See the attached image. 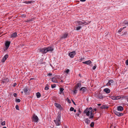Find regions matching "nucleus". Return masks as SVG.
Listing matches in <instances>:
<instances>
[{
  "mask_svg": "<svg viewBox=\"0 0 128 128\" xmlns=\"http://www.w3.org/2000/svg\"><path fill=\"white\" fill-rule=\"evenodd\" d=\"M84 112L86 114V116L89 117V119H92L93 118L94 116V111L92 107L87 108L84 111Z\"/></svg>",
  "mask_w": 128,
  "mask_h": 128,
  "instance_id": "1",
  "label": "nucleus"
},
{
  "mask_svg": "<svg viewBox=\"0 0 128 128\" xmlns=\"http://www.w3.org/2000/svg\"><path fill=\"white\" fill-rule=\"evenodd\" d=\"M87 24L86 22L84 21L82 22L80 21H78L76 22V27L74 28V29L76 30H78L82 28V26H83L84 24Z\"/></svg>",
  "mask_w": 128,
  "mask_h": 128,
  "instance_id": "2",
  "label": "nucleus"
},
{
  "mask_svg": "<svg viewBox=\"0 0 128 128\" xmlns=\"http://www.w3.org/2000/svg\"><path fill=\"white\" fill-rule=\"evenodd\" d=\"M53 50L54 49L52 47H49L40 48L39 51L42 53H46L48 52H52Z\"/></svg>",
  "mask_w": 128,
  "mask_h": 128,
  "instance_id": "3",
  "label": "nucleus"
},
{
  "mask_svg": "<svg viewBox=\"0 0 128 128\" xmlns=\"http://www.w3.org/2000/svg\"><path fill=\"white\" fill-rule=\"evenodd\" d=\"M61 119L60 115L59 114L58 116L56 119L54 120V121L56 125L57 126L60 125L61 124Z\"/></svg>",
  "mask_w": 128,
  "mask_h": 128,
  "instance_id": "4",
  "label": "nucleus"
},
{
  "mask_svg": "<svg viewBox=\"0 0 128 128\" xmlns=\"http://www.w3.org/2000/svg\"><path fill=\"white\" fill-rule=\"evenodd\" d=\"M5 47L3 48V50L4 51H5L8 48L10 44V41H7L5 42Z\"/></svg>",
  "mask_w": 128,
  "mask_h": 128,
  "instance_id": "5",
  "label": "nucleus"
},
{
  "mask_svg": "<svg viewBox=\"0 0 128 128\" xmlns=\"http://www.w3.org/2000/svg\"><path fill=\"white\" fill-rule=\"evenodd\" d=\"M68 34L67 32H66L63 34L61 36H60V39L61 40H62L66 38L68 36Z\"/></svg>",
  "mask_w": 128,
  "mask_h": 128,
  "instance_id": "6",
  "label": "nucleus"
},
{
  "mask_svg": "<svg viewBox=\"0 0 128 128\" xmlns=\"http://www.w3.org/2000/svg\"><path fill=\"white\" fill-rule=\"evenodd\" d=\"M32 120L34 122H38V118L36 115L34 114L32 116Z\"/></svg>",
  "mask_w": 128,
  "mask_h": 128,
  "instance_id": "7",
  "label": "nucleus"
},
{
  "mask_svg": "<svg viewBox=\"0 0 128 128\" xmlns=\"http://www.w3.org/2000/svg\"><path fill=\"white\" fill-rule=\"evenodd\" d=\"M76 54V51H73L69 53L68 56L71 58H73Z\"/></svg>",
  "mask_w": 128,
  "mask_h": 128,
  "instance_id": "8",
  "label": "nucleus"
},
{
  "mask_svg": "<svg viewBox=\"0 0 128 128\" xmlns=\"http://www.w3.org/2000/svg\"><path fill=\"white\" fill-rule=\"evenodd\" d=\"M114 83V81L112 80H109L108 82L106 84V86H110L112 85Z\"/></svg>",
  "mask_w": 128,
  "mask_h": 128,
  "instance_id": "9",
  "label": "nucleus"
},
{
  "mask_svg": "<svg viewBox=\"0 0 128 128\" xmlns=\"http://www.w3.org/2000/svg\"><path fill=\"white\" fill-rule=\"evenodd\" d=\"M121 98V97L120 96H112L111 98L113 100H117Z\"/></svg>",
  "mask_w": 128,
  "mask_h": 128,
  "instance_id": "10",
  "label": "nucleus"
},
{
  "mask_svg": "<svg viewBox=\"0 0 128 128\" xmlns=\"http://www.w3.org/2000/svg\"><path fill=\"white\" fill-rule=\"evenodd\" d=\"M92 63V62L90 60H89L82 62V63L83 64H85L89 66H90Z\"/></svg>",
  "mask_w": 128,
  "mask_h": 128,
  "instance_id": "11",
  "label": "nucleus"
},
{
  "mask_svg": "<svg viewBox=\"0 0 128 128\" xmlns=\"http://www.w3.org/2000/svg\"><path fill=\"white\" fill-rule=\"evenodd\" d=\"M8 57V54L5 55L4 57L3 58L2 60V62H4L5 60H6L7 58Z\"/></svg>",
  "mask_w": 128,
  "mask_h": 128,
  "instance_id": "12",
  "label": "nucleus"
},
{
  "mask_svg": "<svg viewBox=\"0 0 128 128\" xmlns=\"http://www.w3.org/2000/svg\"><path fill=\"white\" fill-rule=\"evenodd\" d=\"M87 90V88L85 87H82L80 89V91H82V92L84 93Z\"/></svg>",
  "mask_w": 128,
  "mask_h": 128,
  "instance_id": "13",
  "label": "nucleus"
},
{
  "mask_svg": "<svg viewBox=\"0 0 128 128\" xmlns=\"http://www.w3.org/2000/svg\"><path fill=\"white\" fill-rule=\"evenodd\" d=\"M17 36V35L16 32H14L10 36V38H14Z\"/></svg>",
  "mask_w": 128,
  "mask_h": 128,
  "instance_id": "14",
  "label": "nucleus"
},
{
  "mask_svg": "<svg viewBox=\"0 0 128 128\" xmlns=\"http://www.w3.org/2000/svg\"><path fill=\"white\" fill-rule=\"evenodd\" d=\"M114 112L115 114L118 116H122L123 115V113L118 112L117 111H115Z\"/></svg>",
  "mask_w": 128,
  "mask_h": 128,
  "instance_id": "15",
  "label": "nucleus"
},
{
  "mask_svg": "<svg viewBox=\"0 0 128 128\" xmlns=\"http://www.w3.org/2000/svg\"><path fill=\"white\" fill-rule=\"evenodd\" d=\"M122 26L125 25L128 26V20H125L122 23Z\"/></svg>",
  "mask_w": 128,
  "mask_h": 128,
  "instance_id": "16",
  "label": "nucleus"
},
{
  "mask_svg": "<svg viewBox=\"0 0 128 128\" xmlns=\"http://www.w3.org/2000/svg\"><path fill=\"white\" fill-rule=\"evenodd\" d=\"M81 113L80 109H78V110L77 113L76 114V117L79 116V115L81 114Z\"/></svg>",
  "mask_w": 128,
  "mask_h": 128,
  "instance_id": "17",
  "label": "nucleus"
},
{
  "mask_svg": "<svg viewBox=\"0 0 128 128\" xmlns=\"http://www.w3.org/2000/svg\"><path fill=\"white\" fill-rule=\"evenodd\" d=\"M104 90L106 94H108L110 93V89L107 88L104 89Z\"/></svg>",
  "mask_w": 128,
  "mask_h": 128,
  "instance_id": "18",
  "label": "nucleus"
},
{
  "mask_svg": "<svg viewBox=\"0 0 128 128\" xmlns=\"http://www.w3.org/2000/svg\"><path fill=\"white\" fill-rule=\"evenodd\" d=\"M124 110V108L123 107L121 106H119L117 107V110L118 111H122Z\"/></svg>",
  "mask_w": 128,
  "mask_h": 128,
  "instance_id": "19",
  "label": "nucleus"
},
{
  "mask_svg": "<svg viewBox=\"0 0 128 128\" xmlns=\"http://www.w3.org/2000/svg\"><path fill=\"white\" fill-rule=\"evenodd\" d=\"M81 86V84L80 83H78L76 85L75 87V88H76L78 89V88L80 87Z\"/></svg>",
  "mask_w": 128,
  "mask_h": 128,
  "instance_id": "20",
  "label": "nucleus"
},
{
  "mask_svg": "<svg viewBox=\"0 0 128 128\" xmlns=\"http://www.w3.org/2000/svg\"><path fill=\"white\" fill-rule=\"evenodd\" d=\"M97 97L98 98L101 99H102L104 98V96L102 94L100 93L97 96Z\"/></svg>",
  "mask_w": 128,
  "mask_h": 128,
  "instance_id": "21",
  "label": "nucleus"
},
{
  "mask_svg": "<svg viewBox=\"0 0 128 128\" xmlns=\"http://www.w3.org/2000/svg\"><path fill=\"white\" fill-rule=\"evenodd\" d=\"M9 82V79L8 78L4 79L3 80L2 82L3 83L6 84Z\"/></svg>",
  "mask_w": 128,
  "mask_h": 128,
  "instance_id": "22",
  "label": "nucleus"
},
{
  "mask_svg": "<svg viewBox=\"0 0 128 128\" xmlns=\"http://www.w3.org/2000/svg\"><path fill=\"white\" fill-rule=\"evenodd\" d=\"M23 90L24 93L26 94L28 90V88L26 87L23 89Z\"/></svg>",
  "mask_w": 128,
  "mask_h": 128,
  "instance_id": "23",
  "label": "nucleus"
},
{
  "mask_svg": "<svg viewBox=\"0 0 128 128\" xmlns=\"http://www.w3.org/2000/svg\"><path fill=\"white\" fill-rule=\"evenodd\" d=\"M52 82L55 83H57L58 81L56 78H53L52 79Z\"/></svg>",
  "mask_w": 128,
  "mask_h": 128,
  "instance_id": "24",
  "label": "nucleus"
},
{
  "mask_svg": "<svg viewBox=\"0 0 128 128\" xmlns=\"http://www.w3.org/2000/svg\"><path fill=\"white\" fill-rule=\"evenodd\" d=\"M85 122L86 123L88 124L90 123V121L89 120L88 118H86L85 120Z\"/></svg>",
  "mask_w": 128,
  "mask_h": 128,
  "instance_id": "25",
  "label": "nucleus"
},
{
  "mask_svg": "<svg viewBox=\"0 0 128 128\" xmlns=\"http://www.w3.org/2000/svg\"><path fill=\"white\" fill-rule=\"evenodd\" d=\"M55 106L57 108H60L61 107V106L59 104L55 103L54 104Z\"/></svg>",
  "mask_w": 128,
  "mask_h": 128,
  "instance_id": "26",
  "label": "nucleus"
},
{
  "mask_svg": "<svg viewBox=\"0 0 128 128\" xmlns=\"http://www.w3.org/2000/svg\"><path fill=\"white\" fill-rule=\"evenodd\" d=\"M126 28V26H124L122 28H120L118 30V32L120 33L121 32L122 30L124 28Z\"/></svg>",
  "mask_w": 128,
  "mask_h": 128,
  "instance_id": "27",
  "label": "nucleus"
},
{
  "mask_svg": "<svg viewBox=\"0 0 128 128\" xmlns=\"http://www.w3.org/2000/svg\"><path fill=\"white\" fill-rule=\"evenodd\" d=\"M36 96L37 98H39L41 96L40 93L38 92L36 94Z\"/></svg>",
  "mask_w": 128,
  "mask_h": 128,
  "instance_id": "28",
  "label": "nucleus"
},
{
  "mask_svg": "<svg viewBox=\"0 0 128 128\" xmlns=\"http://www.w3.org/2000/svg\"><path fill=\"white\" fill-rule=\"evenodd\" d=\"M122 99H126L128 97L127 96H120Z\"/></svg>",
  "mask_w": 128,
  "mask_h": 128,
  "instance_id": "29",
  "label": "nucleus"
},
{
  "mask_svg": "<svg viewBox=\"0 0 128 128\" xmlns=\"http://www.w3.org/2000/svg\"><path fill=\"white\" fill-rule=\"evenodd\" d=\"M44 89L46 90H48L49 89L48 86V85H47L44 88Z\"/></svg>",
  "mask_w": 128,
  "mask_h": 128,
  "instance_id": "30",
  "label": "nucleus"
},
{
  "mask_svg": "<svg viewBox=\"0 0 128 128\" xmlns=\"http://www.w3.org/2000/svg\"><path fill=\"white\" fill-rule=\"evenodd\" d=\"M16 102H20V100L19 99L17 98L16 100Z\"/></svg>",
  "mask_w": 128,
  "mask_h": 128,
  "instance_id": "31",
  "label": "nucleus"
},
{
  "mask_svg": "<svg viewBox=\"0 0 128 128\" xmlns=\"http://www.w3.org/2000/svg\"><path fill=\"white\" fill-rule=\"evenodd\" d=\"M70 70L69 69H67L65 71V72L67 74H68V72H69Z\"/></svg>",
  "mask_w": 128,
  "mask_h": 128,
  "instance_id": "32",
  "label": "nucleus"
},
{
  "mask_svg": "<svg viewBox=\"0 0 128 128\" xmlns=\"http://www.w3.org/2000/svg\"><path fill=\"white\" fill-rule=\"evenodd\" d=\"M78 91V89L75 88L74 90V93L76 94L77 93Z\"/></svg>",
  "mask_w": 128,
  "mask_h": 128,
  "instance_id": "33",
  "label": "nucleus"
},
{
  "mask_svg": "<svg viewBox=\"0 0 128 128\" xmlns=\"http://www.w3.org/2000/svg\"><path fill=\"white\" fill-rule=\"evenodd\" d=\"M1 125L2 126H4L6 124V122L5 121H4L3 122H2V123H1Z\"/></svg>",
  "mask_w": 128,
  "mask_h": 128,
  "instance_id": "34",
  "label": "nucleus"
},
{
  "mask_svg": "<svg viewBox=\"0 0 128 128\" xmlns=\"http://www.w3.org/2000/svg\"><path fill=\"white\" fill-rule=\"evenodd\" d=\"M94 126V123L93 122H92L91 123V124H90V126L91 127H93Z\"/></svg>",
  "mask_w": 128,
  "mask_h": 128,
  "instance_id": "35",
  "label": "nucleus"
},
{
  "mask_svg": "<svg viewBox=\"0 0 128 128\" xmlns=\"http://www.w3.org/2000/svg\"><path fill=\"white\" fill-rule=\"evenodd\" d=\"M32 2L28 1H26L24 2L26 4H30V3Z\"/></svg>",
  "mask_w": 128,
  "mask_h": 128,
  "instance_id": "36",
  "label": "nucleus"
},
{
  "mask_svg": "<svg viewBox=\"0 0 128 128\" xmlns=\"http://www.w3.org/2000/svg\"><path fill=\"white\" fill-rule=\"evenodd\" d=\"M64 89L63 88H60V90L61 92H63Z\"/></svg>",
  "mask_w": 128,
  "mask_h": 128,
  "instance_id": "37",
  "label": "nucleus"
},
{
  "mask_svg": "<svg viewBox=\"0 0 128 128\" xmlns=\"http://www.w3.org/2000/svg\"><path fill=\"white\" fill-rule=\"evenodd\" d=\"M74 109V108L71 107L70 109V110L71 111H73Z\"/></svg>",
  "mask_w": 128,
  "mask_h": 128,
  "instance_id": "38",
  "label": "nucleus"
},
{
  "mask_svg": "<svg viewBox=\"0 0 128 128\" xmlns=\"http://www.w3.org/2000/svg\"><path fill=\"white\" fill-rule=\"evenodd\" d=\"M15 108L16 110H19V106L18 105H17L16 106Z\"/></svg>",
  "mask_w": 128,
  "mask_h": 128,
  "instance_id": "39",
  "label": "nucleus"
},
{
  "mask_svg": "<svg viewBox=\"0 0 128 128\" xmlns=\"http://www.w3.org/2000/svg\"><path fill=\"white\" fill-rule=\"evenodd\" d=\"M125 64L126 65H128V59L126 61Z\"/></svg>",
  "mask_w": 128,
  "mask_h": 128,
  "instance_id": "40",
  "label": "nucleus"
},
{
  "mask_svg": "<svg viewBox=\"0 0 128 128\" xmlns=\"http://www.w3.org/2000/svg\"><path fill=\"white\" fill-rule=\"evenodd\" d=\"M108 108V106L105 105L104 109H107V108Z\"/></svg>",
  "mask_w": 128,
  "mask_h": 128,
  "instance_id": "41",
  "label": "nucleus"
},
{
  "mask_svg": "<svg viewBox=\"0 0 128 128\" xmlns=\"http://www.w3.org/2000/svg\"><path fill=\"white\" fill-rule=\"evenodd\" d=\"M13 95L15 97H16L17 96V94L16 93H14L13 94Z\"/></svg>",
  "mask_w": 128,
  "mask_h": 128,
  "instance_id": "42",
  "label": "nucleus"
},
{
  "mask_svg": "<svg viewBox=\"0 0 128 128\" xmlns=\"http://www.w3.org/2000/svg\"><path fill=\"white\" fill-rule=\"evenodd\" d=\"M66 100L68 101V102H70V100H69V98H67L66 99Z\"/></svg>",
  "mask_w": 128,
  "mask_h": 128,
  "instance_id": "43",
  "label": "nucleus"
},
{
  "mask_svg": "<svg viewBox=\"0 0 128 128\" xmlns=\"http://www.w3.org/2000/svg\"><path fill=\"white\" fill-rule=\"evenodd\" d=\"M104 106L105 105H102V106L101 107H100V108H102V109H104Z\"/></svg>",
  "mask_w": 128,
  "mask_h": 128,
  "instance_id": "44",
  "label": "nucleus"
},
{
  "mask_svg": "<svg viewBox=\"0 0 128 128\" xmlns=\"http://www.w3.org/2000/svg\"><path fill=\"white\" fill-rule=\"evenodd\" d=\"M47 74L48 76H51L52 75V74L49 73H48Z\"/></svg>",
  "mask_w": 128,
  "mask_h": 128,
  "instance_id": "45",
  "label": "nucleus"
},
{
  "mask_svg": "<svg viewBox=\"0 0 128 128\" xmlns=\"http://www.w3.org/2000/svg\"><path fill=\"white\" fill-rule=\"evenodd\" d=\"M96 68V66H94L93 68H92V69L93 70H95Z\"/></svg>",
  "mask_w": 128,
  "mask_h": 128,
  "instance_id": "46",
  "label": "nucleus"
},
{
  "mask_svg": "<svg viewBox=\"0 0 128 128\" xmlns=\"http://www.w3.org/2000/svg\"><path fill=\"white\" fill-rule=\"evenodd\" d=\"M16 84H16V83H14V84L13 86L14 87H15L16 86Z\"/></svg>",
  "mask_w": 128,
  "mask_h": 128,
  "instance_id": "47",
  "label": "nucleus"
},
{
  "mask_svg": "<svg viewBox=\"0 0 128 128\" xmlns=\"http://www.w3.org/2000/svg\"><path fill=\"white\" fill-rule=\"evenodd\" d=\"M86 0H80V1L81 2H85Z\"/></svg>",
  "mask_w": 128,
  "mask_h": 128,
  "instance_id": "48",
  "label": "nucleus"
},
{
  "mask_svg": "<svg viewBox=\"0 0 128 128\" xmlns=\"http://www.w3.org/2000/svg\"><path fill=\"white\" fill-rule=\"evenodd\" d=\"M73 111H74V112H76V110L74 109Z\"/></svg>",
  "mask_w": 128,
  "mask_h": 128,
  "instance_id": "49",
  "label": "nucleus"
},
{
  "mask_svg": "<svg viewBox=\"0 0 128 128\" xmlns=\"http://www.w3.org/2000/svg\"><path fill=\"white\" fill-rule=\"evenodd\" d=\"M72 102L73 103V104H74V105H75V103L74 102V101H73V100H72Z\"/></svg>",
  "mask_w": 128,
  "mask_h": 128,
  "instance_id": "50",
  "label": "nucleus"
},
{
  "mask_svg": "<svg viewBox=\"0 0 128 128\" xmlns=\"http://www.w3.org/2000/svg\"><path fill=\"white\" fill-rule=\"evenodd\" d=\"M94 110L95 111H96V108H95L94 109Z\"/></svg>",
  "mask_w": 128,
  "mask_h": 128,
  "instance_id": "51",
  "label": "nucleus"
},
{
  "mask_svg": "<svg viewBox=\"0 0 128 128\" xmlns=\"http://www.w3.org/2000/svg\"><path fill=\"white\" fill-rule=\"evenodd\" d=\"M124 34H126V33H127V32H124Z\"/></svg>",
  "mask_w": 128,
  "mask_h": 128,
  "instance_id": "52",
  "label": "nucleus"
},
{
  "mask_svg": "<svg viewBox=\"0 0 128 128\" xmlns=\"http://www.w3.org/2000/svg\"><path fill=\"white\" fill-rule=\"evenodd\" d=\"M126 99L127 100V102H128V96L127 98Z\"/></svg>",
  "mask_w": 128,
  "mask_h": 128,
  "instance_id": "53",
  "label": "nucleus"
},
{
  "mask_svg": "<svg viewBox=\"0 0 128 128\" xmlns=\"http://www.w3.org/2000/svg\"><path fill=\"white\" fill-rule=\"evenodd\" d=\"M83 59L82 58H81L80 59V60L81 61H82V60Z\"/></svg>",
  "mask_w": 128,
  "mask_h": 128,
  "instance_id": "54",
  "label": "nucleus"
},
{
  "mask_svg": "<svg viewBox=\"0 0 128 128\" xmlns=\"http://www.w3.org/2000/svg\"><path fill=\"white\" fill-rule=\"evenodd\" d=\"M98 106H100V105H101V104H98Z\"/></svg>",
  "mask_w": 128,
  "mask_h": 128,
  "instance_id": "55",
  "label": "nucleus"
},
{
  "mask_svg": "<svg viewBox=\"0 0 128 128\" xmlns=\"http://www.w3.org/2000/svg\"><path fill=\"white\" fill-rule=\"evenodd\" d=\"M2 128H6V126H4V127H3Z\"/></svg>",
  "mask_w": 128,
  "mask_h": 128,
  "instance_id": "56",
  "label": "nucleus"
},
{
  "mask_svg": "<svg viewBox=\"0 0 128 128\" xmlns=\"http://www.w3.org/2000/svg\"><path fill=\"white\" fill-rule=\"evenodd\" d=\"M21 93L22 94H23V91H22L21 92Z\"/></svg>",
  "mask_w": 128,
  "mask_h": 128,
  "instance_id": "57",
  "label": "nucleus"
},
{
  "mask_svg": "<svg viewBox=\"0 0 128 128\" xmlns=\"http://www.w3.org/2000/svg\"><path fill=\"white\" fill-rule=\"evenodd\" d=\"M54 87H54H54H53V86H52V88H54Z\"/></svg>",
  "mask_w": 128,
  "mask_h": 128,
  "instance_id": "58",
  "label": "nucleus"
},
{
  "mask_svg": "<svg viewBox=\"0 0 128 128\" xmlns=\"http://www.w3.org/2000/svg\"><path fill=\"white\" fill-rule=\"evenodd\" d=\"M31 80H32V78H31L30 79V80H31Z\"/></svg>",
  "mask_w": 128,
  "mask_h": 128,
  "instance_id": "59",
  "label": "nucleus"
},
{
  "mask_svg": "<svg viewBox=\"0 0 128 128\" xmlns=\"http://www.w3.org/2000/svg\"><path fill=\"white\" fill-rule=\"evenodd\" d=\"M128 106V105H127Z\"/></svg>",
  "mask_w": 128,
  "mask_h": 128,
  "instance_id": "60",
  "label": "nucleus"
}]
</instances>
